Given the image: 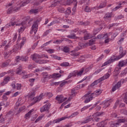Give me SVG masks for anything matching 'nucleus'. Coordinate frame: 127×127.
Listing matches in <instances>:
<instances>
[{
	"mask_svg": "<svg viewBox=\"0 0 127 127\" xmlns=\"http://www.w3.org/2000/svg\"><path fill=\"white\" fill-rule=\"evenodd\" d=\"M58 11L59 12L63 13V12H64V11H65V9L63 7L60 6L58 8Z\"/></svg>",
	"mask_w": 127,
	"mask_h": 127,
	"instance_id": "nucleus-31",
	"label": "nucleus"
},
{
	"mask_svg": "<svg viewBox=\"0 0 127 127\" xmlns=\"http://www.w3.org/2000/svg\"><path fill=\"white\" fill-rule=\"evenodd\" d=\"M16 71V74H18V75H21V74H23V71H22L20 68H17Z\"/></svg>",
	"mask_w": 127,
	"mask_h": 127,
	"instance_id": "nucleus-39",
	"label": "nucleus"
},
{
	"mask_svg": "<svg viewBox=\"0 0 127 127\" xmlns=\"http://www.w3.org/2000/svg\"><path fill=\"white\" fill-rule=\"evenodd\" d=\"M67 38H70V39H77V37H76V35L72 34L67 36Z\"/></svg>",
	"mask_w": 127,
	"mask_h": 127,
	"instance_id": "nucleus-28",
	"label": "nucleus"
},
{
	"mask_svg": "<svg viewBox=\"0 0 127 127\" xmlns=\"http://www.w3.org/2000/svg\"><path fill=\"white\" fill-rule=\"evenodd\" d=\"M119 6H117L115 8L113 9V11H116L117 9H119V8H121V7H122V6H121V5H122V3H119Z\"/></svg>",
	"mask_w": 127,
	"mask_h": 127,
	"instance_id": "nucleus-45",
	"label": "nucleus"
},
{
	"mask_svg": "<svg viewBox=\"0 0 127 127\" xmlns=\"http://www.w3.org/2000/svg\"><path fill=\"white\" fill-rule=\"evenodd\" d=\"M30 11L33 13H37V12H38V9H32Z\"/></svg>",
	"mask_w": 127,
	"mask_h": 127,
	"instance_id": "nucleus-55",
	"label": "nucleus"
},
{
	"mask_svg": "<svg viewBox=\"0 0 127 127\" xmlns=\"http://www.w3.org/2000/svg\"><path fill=\"white\" fill-rule=\"evenodd\" d=\"M64 2L67 5H70L71 3H74V0H64Z\"/></svg>",
	"mask_w": 127,
	"mask_h": 127,
	"instance_id": "nucleus-25",
	"label": "nucleus"
},
{
	"mask_svg": "<svg viewBox=\"0 0 127 127\" xmlns=\"http://www.w3.org/2000/svg\"><path fill=\"white\" fill-rule=\"evenodd\" d=\"M127 59L124 61H122L119 62L118 65L115 68V72H120L121 67H124V66H127Z\"/></svg>",
	"mask_w": 127,
	"mask_h": 127,
	"instance_id": "nucleus-4",
	"label": "nucleus"
},
{
	"mask_svg": "<svg viewBox=\"0 0 127 127\" xmlns=\"http://www.w3.org/2000/svg\"><path fill=\"white\" fill-rule=\"evenodd\" d=\"M50 42H47V43L44 44L41 46L42 48H43L45 47V46H47V45H48V44H49Z\"/></svg>",
	"mask_w": 127,
	"mask_h": 127,
	"instance_id": "nucleus-61",
	"label": "nucleus"
},
{
	"mask_svg": "<svg viewBox=\"0 0 127 127\" xmlns=\"http://www.w3.org/2000/svg\"><path fill=\"white\" fill-rule=\"evenodd\" d=\"M127 74V68H125L124 70L121 73V76H125Z\"/></svg>",
	"mask_w": 127,
	"mask_h": 127,
	"instance_id": "nucleus-46",
	"label": "nucleus"
},
{
	"mask_svg": "<svg viewBox=\"0 0 127 127\" xmlns=\"http://www.w3.org/2000/svg\"><path fill=\"white\" fill-rule=\"evenodd\" d=\"M16 25V22H11L8 24H7V26L8 27H10V26H14V25Z\"/></svg>",
	"mask_w": 127,
	"mask_h": 127,
	"instance_id": "nucleus-42",
	"label": "nucleus"
},
{
	"mask_svg": "<svg viewBox=\"0 0 127 127\" xmlns=\"http://www.w3.org/2000/svg\"><path fill=\"white\" fill-rule=\"evenodd\" d=\"M16 71V74H18V75H21V74H23V71H22L20 68H17Z\"/></svg>",
	"mask_w": 127,
	"mask_h": 127,
	"instance_id": "nucleus-40",
	"label": "nucleus"
},
{
	"mask_svg": "<svg viewBox=\"0 0 127 127\" xmlns=\"http://www.w3.org/2000/svg\"><path fill=\"white\" fill-rule=\"evenodd\" d=\"M10 78L9 76H7L5 77L3 81L1 83V84L2 86H3V85H5V84H7V82H9Z\"/></svg>",
	"mask_w": 127,
	"mask_h": 127,
	"instance_id": "nucleus-15",
	"label": "nucleus"
},
{
	"mask_svg": "<svg viewBox=\"0 0 127 127\" xmlns=\"http://www.w3.org/2000/svg\"><path fill=\"white\" fill-rule=\"evenodd\" d=\"M127 54V51L126 50H124L123 47H120V55L118 56L116 58H114L115 61L118 60H120L121 58H123L125 55Z\"/></svg>",
	"mask_w": 127,
	"mask_h": 127,
	"instance_id": "nucleus-5",
	"label": "nucleus"
},
{
	"mask_svg": "<svg viewBox=\"0 0 127 127\" xmlns=\"http://www.w3.org/2000/svg\"><path fill=\"white\" fill-rule=\"evenodd\" d=\"M118 121L120 124H122V123H127V118H121Z\"/></svg>",
	"mask_w": 127,
	"mask_h": 127,
	"instance_id": "nucleus-32",
	"label": "nucleus"
},
{
	"mask_svg": "<svg viewBox=\"0 0 127 127\" xmlns=\"http://www.w3.org/2000/svg\"><path fill=\"white\" fill-rule=\"evenodd\" d=\"M95 41H96V38H93L89 41V44L91 45V44H94L95 43Z\"/></svg>",
	"mask_w": 127,
	"mask_h": 127,
	"instance_id": "nucleus-48",
	"label": "nucleus"
},
{
	"mask_svg": "<svg viewBox=\"0 0 127 127\" xmlns=\"http://www.w3.org/2000/svg\"><path fill=\"white\" fill-rule=\"evenodd\" d=\"M70 55H71V56H74V57H76V56H79V55H80V53L74 52V53H71L70 54Z\"/></svg>",
	"mask_w": 127,
	"mask_h": 127,
	"instance_id": "nucleus-44",
	"label": "nucleus"
},
{
	"mask_svg": "<svg viewBox=\"0 0 127 127\" xmlns=\"http://www.w3.org/2000/svg\"><path fill=\"white\" fill-rule=\"evenodd\" d=\"M109 77H110V74L107 73L105 75H104L103 77L99 78V79L102 82V81H104V80H106V79H108Z\"/></svg>",
	"mask_w": 127,
	"mask_h": 127,
	"instance_id": "nucleus-18",
	"label": "nucleus"
},
{
	"mask_svg": "<svg viewBox=\"0 0 127 127\" xmlns=\"http://www.w3.org/2000/svg\"><path fill=\"white\" fill-rule=\"evenodd\" d=\"M4 118H0V123H1V124H4Z\"/></svg>",
	"mask_w": 127,
	"mask_h": 127,
	"instance_id": "nucleus-62",
	"label": "nucleus"
},
{
	"mask_svg": "<svg viewBox=\"0 0 127 127\" xmlns=\"http://www.w3.org/2000/svg\"><path fill=\"white\" fill-rule=\"evenodd\" d=\"M51 121L49 122L45 126V127H49L51 126Z\"/></svg>",
	"mask_w": 127,
	"mask_h": 127,
	"instance_id": "nucleus-63",
	"label": "nucleus"
},
{
	"mask_svg": "<svg viewBox=\"0 0 127 127\" xmlns=\"http://www.w3.org/2000/svg\"><path fill=\"white\" fill-rule=\"evenodd\" d=\"M115 59H111V60H108L107 62L104 63L103 64V66H106V65H108V64H110V63H113V62H115Z\"/></svg>",
	"mask_w": 127,
	"mask_h": 127,
	"instance_id": "nucleus-21",
	"label": "nucleus"
},
{
	"mask_svg": "<svg viewBox=\"0 0 127 127\" xmlns=\"http://www.w3.org/2000/svg\"><path fill=\"white\" fill-rule=\"evenodd\" d=\"M121 86H122V82L121 81H119L112 87V91L113 92H115V91H116L117 89H119V88H121Z\"/></svg>",
	"mask_w": 127,
	"mask_h": 127,
	"instance_id": "nucleus-14",
	"label": "nucleus"
},
{
	"mask_svg": "<svg viewBox=\"0 0 127 127\" xmlns=\"http://www.w3.org/2000/svg\"><path fill=\"white\" fill-rule=\"evenodd\" d=\"M16 26H21L20 29L18 30L19 33H22L24 31L25 28L23 25H24V22H22L21 23L16 24Z\"/></svg>",
	"mask_w": 127,
	"mask_h": 127,
	"instance_id": "nucleus-11",
	"label": "nucleus"
},
{
	"mask_svg": "<svg viewBox=\"0 0 127 127\" xmlns=\"http://www.w3.org/2000/svg\"><path fill=\"white\" fill-rule=\"evenodd\" d=\"M42 75L43 76V79H42L43 83H46L47 79H51V78H54V77H57L58 78L61 77V74L59 75V73H54L52 75L48 74V73L46 72H43ZM58 75H59V76H58Z\"/></svg>",
	"mask_w": 127,
	"mask_h": 127,
	"instance_id": "nucleus-1",
	"label": "nucleus"
},
{
	"mask_svg": "<svg viewBox=\"0 0 127 127\" xmlns=\"http://www.w3.org/2000/svg\"><path fill=\"white\" fill-rule=\"evenodd\" d=\"M112 13H107L105 14L104 18L105 20L111 19V18H112Z\"/></svg>",
	"mask_w": 127,
	"mask_h": 127,
	"instance_id": "nucleus-17",
	"label": "nucleus"
},
{
	"mask_svg": "<svg viewBox=\"0 0 127 127\" xmlns=\"http://www.w3.org/2000/svg\"><path fill=\"white\" fill-rule=\"evenodd\" d=\"M42 119V116H39L38 119H37L35 121V123H37L39 122V121H41V120Z\"/></svg>",
	"mask_w": 127,
	"mask_h": 127,
	"instance_id": "nucleus-59",
	"label": "nucleus"
},
{
	"mask_svg": "<svg viewBox=\"0 0 127 127\" xmlns=\"http://www.w3.org/2000/svg\"><path fill=\"white\" fill-rule=\"evenodd\" d=\"M84 11L86 12H91V9L90 7L88 6H86L85 8H84Z\"/></svg>",
	"mask_w": 127,
	"mask_h": 127,
	"instance_id": "nucleus-43",
	"label": "nucleus"
},
{
	"mask_svg": "<svg viewBox=\"0 0 127 127\" xmlns=\"http://www.w3.org/2000/svg\"><path fill=\"white\" fill-rule=\"evenodd\" d=\"M41 18H38L36 21L34 22L33 25L32 26V29L30 33H34V34H36L37 32V30L38 29V22L41 21Z\"/></svg>",
	"mask_w": 127,
	"mask_h": 127,
	"instance_id": "nucleus-2",
	"label": "nucleus"
},
{
	"mask_svg": "<svg viewBox=\"0 0 127 127\" xmlns=\"http://www.w3.org/2000/svg\"><path fill=\"white\" fill-rule=\"evenodd\" d=\"M61 66H62V67H67L69 66V63L64 62L61 64Z\"/></svg>",
	"mask_w": 127,
	"mask_h": 127,
	"instance_id": "nucleus-37",
	"label": "nucleus"
},
{
	"mask_svg": "<svg viewBox=\"0 0 127 127\" xmlns=\"http://www.w3.org/2000/svg\"><path fill=\"white\" fill-rule=\"evenodd\" d=\"M17 62H19V60L22 61L23 62H26L28 60V57L27 56H17L16 57Z\"/></svg>",
	"mask_w": 127,
	"mask_h": 127,
	"instance_id": "nucleus-8",
	"label": "nucleus"
},
{
	"mask_svg": "<svg viewBox=\"0 0 127 127\" xmlns=\"http://www.w3.org/2000/svg\"><path fill=\"white\" fill-rule=\"evenodd\" d=\"M65 14L68 15L71 13V9L70 8H67L66 11L64 12Z\"/></svg>",
	"mask_w": 127,
	"mask_h": 127,
	"instance_id": "nucleus-36",
	"label": "nucleus"
},
{
	"mask_svg": "<svg viewBox=\"0 0 127 127\" xmlns=\"http://www.w3.org/2000/svg\"><path fill=\"white\" fill-rule=\"evenodd\" d=\"M25 110V106H23V107H21L19 109V112L20 113Z\"/></svg>",
	"mask_w": 127,
	"mask_h": 127,
	"instance_id": "nucleus-54",
	"label": "nucleus"
},
{
	"mask_svg": "<svg viewBox=\"0 0 127 127\" xmlns=\"http://www.w3.org/2000/svg\"><path fill=\"white\" fill-rule=\"evenodd\" d=\"M77 115H79V112H76L72 113L71 115V116H70L69 117H62L61 118L58 119L56 120H54V123H55V124H58V123H60V122H61L62 121H64V120H66V119H69V118H74V117H76V116H77Z\"/></svg>",
	"mask_w": 127,
	"mask_h": 127,
	"instance_id": "nucleus-3",
	"label": "nucleus"
},
{
	"mask_svg": "<svg viewBox=\"0 0 127 127\" xmlns=\"http://www.w3.org/2000/svg\"><path fill=\"white\" fill-rule=\"evenodd\" d=\"M102 115H104V112H97L95 113V116L96 117H100Z\"/></svg>",
	"mask_w": 127,
	"mask_h": 127,
	"instance_id": "nucleus-51",
	"label": "nucleus"
},
{
	"mask_svg": "<svg viewBox=\"0 0 127 127\" xmlns=\"http://www.w3.org/2000/svg\"><path fill=\"white\" fill-rule=\"evenodd\" d=\"M17 90H20L21 89V84L17 83L16 84Z\"/></svg>",
	"mask_w": 127,
	"mask_h": 127,
	"instance_id": "nucleus-57",
	"label": "nucleus"
},
{
	"mask_svg": "<svg viewBox=\"0 0 127 127\" xmlns=\"http://www.w3.org/2000/svg\"><path fill=\"white\" fill-rule=\"evenodd\" d=\"M120 103V100H117V102L115 103V105L114 106V109H117V107L119 105Z\"/></svg>",
	"mask_w": 127,
	"mask_h": 127,
	"instance_id": "nucleus-53",
	"label": "nucleus"
},
{
	"mask_svg": "<svg viewBox=\"0 0 127 127\" xmlns=\"http://www.w3.org/2000/svg\"><path fill=\"white\" fill-rule=\"evenodd\" d=\"M67 83H71V81H64V82H61V83H60V86L62 87L63 86L65 85V84H67Z\"/></svg>",
	"mask_w": 127,
	"mask_h": 127,
	"instance_id": "nucleus-34",
	"label": "nucleus"
},
{
	"mask_svg": "<svg viewBox=\"0 0 127 127\" xmlns=\"http://www.w3.org/2000/svg\"><path fill=\"white\" fill-rule=\"evenodd\" d=\"M83 72H84V68L83 67L81 70H80L78 73H77V76H81L82 74H83Z\"/></svg>",
	"mask_w": 127,
	"mask_h": 127,
	"instance_id": "nucleus-49",
	"label": "nucleus"
},
{
	"mask_svg": "<svg viewBox=\"0 0 127 127\" xmlns=\"http://www.w3.org/2000/svg\"><path fill=\"white\" fill-rule=\"evenodd\" d=\"M34 111V109H32L31 110H30L28 113H27L25 117L26 118H29V116H30V114H31V113H32V112Z\"/></svg>",
	"mask_w": 127,
	"mask_h": 127,
	"instance_id": "nucleus-41",
	"label": "nucleus"
},
{
	"mask_svg": "<svg viewBox=\"0 0 127 127\" xmlns=\"http://www.w3.org/2000/svg\"><path fill=\"white\" fill-rule=\"evenodd\" d=\"M102 93V90L100 89L97 90L96 91H94V93L91 94V95L92 97H94V96H99L100 94Z\"/></svg>",
	"mask_w": 127,
	"mask_h": 127,
	"instance_id": "nucleus-16",
	"label": "nucleus"
},
{
	"mask_svg": "<svg viewBox=\"0 0 127 127\" xmlns=\"http://www.w3.org/2000/svg\"><path fill=\"white\" fill-rule=\"evenodd\" d=\"M93 119L90 118V117H87V118L84 121L81 122V124H87L89 123V122H91V121H92Z\"/></svg>",
	"mask_w": 127,
	"mask_h": 127,
	"instance_id": "nucleus-27",
	"label": "nucleus"
},
{
	"mask_svg": "<svg viewBox=\"0 0 127 127\" xmlns=\"http://www.w3.org/2000/svg\"><path fill=\"white\" fill-rule=\"evenodd\" d=\"M63 51H64V52L67 53V52H69V48L67 47H64V48Z\"/></svg>",
	"mask_w": 127,
	"mask_h": 127,
	"instance_id": "nucleus-47",
	"label": "nucleus"
},
{
	"mask_svg": "<svg viewBox=\"0 0 127 127\" xmlns=\"http://www.w3.org/2000/svg\"><path fill=\"white\" fill-rule=\"evenodd\" d=\"M44 55H38L37 54H34L33 55H31V58L32 60L36 62L38 60V59H42L43 58V56Z\"/></svg>",
	"mask_w": 127,
	"mask_h": 127,
	"instance_id": "nucleus-7",
	"label": "nucleus"
},
{
	"mask_svg": "<svg viewBox=\"0 0 127 127\" xmlns=\"http://www.w3.org/2000/svg\"><path fill=\"white\" fill-rule=\"evenodd\" d=\"M100 120H101V118H100L98 117V116H95V117H94L93 122H94V121L95 122H100Z\"/></svg>",
	"mask_w": 127,
	"mask_h": 127,
	"instance_id": "nucleus-50",
	"label": "nucleus"
},
{
	"mask_svg": "<svg viewBox=\"0 0 127 127\" xmlns=\"http://www.w3.org/2000/svg\"><path fill=\"white\" fill-rule=\"evenodd\" d=\"M11 53H12V51L11 50H10L8 52H7L6 53H4V57H5V58H7V57H9V56L10 55V54H11Z\"/></svg>",
	"mask_w": 127,
	"mask_h": 127,
	"instance_id": "nucleus-26",
	"label": "nucleus"
},
{
	"mask_svg": "<svg viewBox=\"0 0 127 127\" xmlns=\"http://www.w3.org/2000/svg\"><path fill=\"white\" fill-rule=\"evenodd\" d=\"M106 5H107V3L106 2L101 3L99 6V8H103V7H105Z\"/></svg>",
	"mask_w": 127,
	"mask_h": 127,
	"instance_id": "nucleus-38",
	"label": "nucleus"
},
{
	"mask_svg": "<svg viewBox=\"0 0 127 127\" xmlns=\"http://www.w3.org/2000/svg\"><path fill=\"white\" fill-rule=\"evenodd\" d=\"M118 26V24L117 23H113L109 25V29L110 28H111V27H113V26Z\"/></svg>",
	"mask_w": 127,
	"mask_h": 127,
	"instance_id": "nucleus-56",
	"label": "nucleus"
},
{
	"mask_svg": "<svg viewBox=\"0 0 127 127\" xmlns=\"http://www.w3.org/2000/svg\"><path fill=\"white\" fill-rule=\"evenodd\" d=\"M101 80L100 79H98L96 80H95L94 82H93L91 85V87H94V86H96V85H98L99 83H101Z\"/></svg>",
	"mask_w": 127,
	"mask_h": 127,
	"instance_id": "nucleus-22",
	"label": "nucleus"
},
{
	"mask_svg": "<svg viewBox=\"0 0 127 127\" xmlns=\"http://www.w3.org/2000/svg\"><path fill=\"white\" fill-rule=\"evenodd\" d=\"M124 101L126 103V104H127V95H125V96L124 98Z\"/></svg>",
	"mask_w": 127,
	"mask_h": 127,
	"instance_id": "nucleus-64",
	"label": "nucleus"
},
{
	"mask_svg": "<svg viewBox=\"0 0 127 127\" xmlns=\"http://www.w3.org/2000/svg\"><path fill=\"white\" fill-rule=\"evenodd\" d=\"M59 4H60V1H57L55 2L54 3L52 4L51 5V7H54L55 6H57V5H58Z\"/></svg>",
	"mask_w": 127,
	"mask_h": 127,
	"instance_id": "nucleus-33",
	"label": "nucleus"
},
{
	"mask_svg": "<svg viewBox=\"0 0 127 127\" xmlns=\"http://www.w3.org/2000/svg\"><path fill=\"white\" fill-rule=\"evenodd\" d=\"M9 60L7 61V62H4L2 64V67H6V66H8L9 64Z\"/></svg>",
	"mask_w": 127,
	"mask_h": 127,
	"instance_id": "nucleus-35",
	"label": "nucleus"
},
{
	"mask_svg": "<svg viewBox=\"0 0 127 127\" xmlns=\"http://www.w3.org/2000/svg\"><path fill=\"white\" fill-rule=\"evenodd\" d=\"M111 100H105L102 102V105L103 106L104 109H107L109 106H110V104H111Z\"/></svg>",
	"mask_w": 127,
	"mask_h": 127,
	"instance_id": "nucleus-13",
	"label": "nucleus"
},
{
	"mask_svg": "<svg viewBox=\"0 0 127 127\" xmlns=\"http://www.w3.org/2000/svg\"><path fill=\"white\" fill-rule=\"evenodd\" d=\"M93 36L91 34L86 33L84 34V40H87V39H90V38H92Z\"/></svg>",
	"mask_w": 127,
	"mask_h": 127,
	"instance_id": "nucleus-19",
	"label": "nucleus"
},
{
	"mask_svg": "<svg viewBox=\"0 0 127 127\" xmlns=\"http://www.w3.org/2000/svg\"><path fill=\"white\" fill-rule=\"evenodd\" d=\"M79 25H83L84 26H88V25H90V22H89V21L79 22Z\"/></svg>",
	"mask_w": 127,
	"mask_h": 127,
	"instance_id": "nucleus-23",
	"label": "nucleus"
},
{
	"mask_svg": "<svg viewBox=\"0 0 127 127\" xmlns=\"http://www.w3.org/2000/svg\"><path fill=\"white\" fill-rule=\"evenodd\" d=\"M91 100H93V96L91 95V94L90 95V97H88V98L86 99L85 101H84V103L87 104L91 102Z\"/></svg>",
	"mask_w": 127,
	"mask_h": 127,
	"instance_id": "nucleus-30",
	"label": "nucleus"
},
{
	"mask_svg": "<svg viewBox=\"0 0 127 127\" xmlns=\"http://www.w3.org/2000/svg\"><path fill=\"white\" fill-rule=\"evenodd\" d=\"M43 93H42L39 96L36 97L35 98L34 96L31 95V94L29 96V98L32 99V100H34V104L35 103H38V102H40L41 99H42V97H43Z\"/></svg>",
	"mask_w": 127,
	"mask_h": 127,
	"instance_id": "nucleus-6",
	"label": "nucleus"
},
{
	"mask_svg": "<svg viewBox=\"0 0 127 127\" xmlns=\"http://www.w3.org/2000/svg\"><path fill=\"white\" fill-rule=\"evenodd\" d=\"M91 91H88V93H87L86 94H85V95H84V97H85V98L90 97V96L91 95H90V94H91Z\"/></svg>",
	"mask_w": 127,
	"mask_h": 127,
	"instance_id": "nucleus-58",
	"label": "nucleus"
},
{
	"mask_svg": "<svg viewBox=\"0 0 127 127\" xmlns=\"http://www.w3.org/2000/svg\"><path fill=\"white\" fill-rule=\"evenodd\" d=\"M36 63H38V64H45V63H47L46 61L44 60H37L36 61Z\"/></svg>",
	"mask_w": 127,
	"mask_h": 127,
	"instance_id": "nucleus-29",
	"label": "nucleus"
},
{
	"mask_svg": "<svg viewBox=\"0 0 127 127\" xmlns=\"http://www.w3.org/2000/svg\"><path fill=\"white\" fill-rule=\"evenodd\" d=\"M40 112L41 113H43L44 112L49 113V107H48V105L46 104L40 108Z\"/></svg>",
	"mask_w": 127,
	"mask_h": 127,
	"instance_id": "nucleus-12",
	"label": "nucleus"
},
{
	"mask_svg": "<svg viewBox=\"0 0 127 127\" xmlns=\"http://www.w3.org/2000/svg\"><path fill=\"white\" fill-rule=\"evenodd\" d=\"M91 105H88L87 106H84L83 108L81 109V112H83V111H85V110H87L88 108H90Z\"/></svg>",
	"mask_w": 127,
	"mask_h": 127,
	"instance_id": "nucleus-52",
	"label": "nucleus"
},
{
	"mask_svg": "<svg viewBox=\"0 0 127 127\" xmlns=\"http://www.w3.org/2000/svg\"><path fill=\"white\" fill-rule=\"evenodd\" d=\"M82 57H83V56H81V57L80 58L79 60H77V62H81V63L84 62V60L83 59H81Z\"/></svg>",
	"mask_w": 127,
	"mask_h": 127,
	"instance_id": "nucleus-60",
	"label": "nucleus"
},
{
	"mask_svg": "<svg viewBox=\"0 0 127 127\" xmlns=\"http://www.w3.org/2000/svg\"><path fill=\"white\" fill-rule=\"evenodd\" d=\"M18 9H19V7L14 8L10 7L7 10V14H10V13H12L13 11H17Z\"/></svg>",
	"mask_w": 127,
	"mask_h": 127,
	"instance_id": "nucleus-10",
	"label": "nucleus"
},
{
	"mask_svg": "<svg viewBox=\"0 0 127 127\" xmlns=\"http://www.w3.org/2000/svg\"><path fill=\"white\" fill-rule=\"evenodd\" d=\"M73 4L74 6L72 8V11L75 12L76 11V9H77V4H78V2H77V0H73Z\"/></svg>",
	"mask_w": 127,
	"mask_h": 127,
	"instance_id": "nucleus-20",
	"label": "nucleus"
},
{
	"mask_svg": "<svg viewBox=\"0 0 127 127\" xmlns=\"http://www.w3.org/2000/svg\"><path fill=\"white\" fill-rule=\"evenodd\" d=\"M31 0H24V2L20 5V6H24L25 5H26V4H28Z\"/></svg>",
	"mask_w": 127,
	"mask_h": 127,
	"instance_id": "nucleus-24",
	"label": "nucleus"
},
{
	"mask_svg": "<svg viewBox=\"0 0 127 127\" xmlns=\"http://www.w3.org/2000/svg\"><path fill=\"white\" fill-rule=\"evenodd\" d=\"M56 100L57 101H58L60 104H61V103H63L64 101H65V100H67V98H64V97L63 96V95H59L56 97Z\"/></svg>",
	"mask_w": 127,
	"mask_h": 127,
	"instance_id": "nucleus-9",
	"label": "nucleus"
}]
</instances>
